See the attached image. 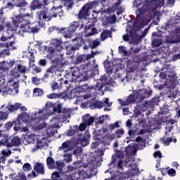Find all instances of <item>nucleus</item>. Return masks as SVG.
I'll use <instances>...</instances> for the list:
<instances>
[{
	"label": "nucleus",
	"mask_w": 180,
	"mask_h": 180,
	"mask_svg": "<svg viewBox=\"0 0 180 180\" xmlns=\"http://www.w3.org/2000/svg\"><path fill=\"white\" fill-rule=\"evenodd\" d=\"M37 143V145H35V146H34L32 149V151L33 153L36 152L37 150L41 148L44 147V143L42 141H39V139H37V141L35 143Z\"/></svg>",
	"instance_id": "nucleus-42"
},
{
	"label": "nucleus",
	"mask_w": 180,
	"mask_h": 180,
	"mask_svg": "<svg viewBox=\"0 0 180 180\" xmlns=\"http://www.w3.org/2000/svg\"><path fill=\"white\" fill-rule=\"evenodd\" d=\"M90 138V132H89V131H86V132H84L83 138L80 141L81 146H82L83 147L88 146L89 144Z\"/></svg>",
	"instance_id": "nucleus-24"
},
{
	"label": "nucleus",
	"mask_w": 180,
	"mask_h": 180,
	"mask_svg": "<svg viewBox=\"0 0 180 180\" xmlns=\"http://www.w3.org/2000/svg\"><path fill=\"white\" fill-rule=\"evenodd\" d=\"M70 178L68 176L60 177V174L59 172H53L51 173V180H70ZM45 180H51V179H45Z\"/></svg>",
	"instance_id": "nucleus-26"
},
{
	"label": "nucleus",
	"mask_w": 180,
	"mask_h": 180,
	"mask_svg": "<svg viewBox=\"0 0 180 180\" xmlns=\"http://www.w3.org/2000/svg\"><path fill=\"white\" fill-rule=\"evenodd\" d=\"M82 37H83V32H81L78 34L77 37H76L72 39V41H73L72 45L69 42H65V48L68 54L72 53V51L79 50V49L82 46L81 43H79V40H80V42L84 44V46H83V49L84 50H89V49H91L92 40L91 39L85 40Z\"/></svg>",
	"instance_id": "nucleus-4"
},
{
	"label": "nucleus",
	"mask_w": 180,
	"mask_h": 180,
	"mask_svg": "<svg viewBox=\"0 0 180 180\" xmlns=\"http://www.w3.org/2000/svg\"><path fill=\"white\" fill-rule=\"evenodd\" d=\"M38 136L37 135H35L34 134H30V135H27V141L31 144H35L36 142L38 141Z\"/></svg>",
	"instance_id": "nucleus-34"
},
{
	"label": "nucleus",
	"mask_w": 180,
	"mask_h": 180,
	"mask_svg": "<svg viewBox=\"0 0 180 180\" xmlns=\"http://www.w3.org/2000/svg\"><path fill=\"white\" fill-rule=\"evenodd\" d=\"M63 79L61 77L60 79L58 80V82L52 81L50 84L51 89L52 91H56L58 89H60L63 88Z\"/></svg>",
	"instance_id": "nucleus-19"
},
{
	"label": "nucleus",
	"mask_w": 180,
	"mask_h": 180,
	"mask_svg": "<svg viewBox=\"0 0 180 180\" xmlns=\"http://www.w3.org/2000/svg\"><path fill=\"white\" fill-rule=\"evenodd\" d=\"M14 180H27V176L23 173H18L14 178Z\"/></svg>",
	"instance_id": "nucleus-57"
},
{
	"label": "nucleus",
	"mask_w": 180,
	"mask_h": 180,
	"mask_svg": "<svg viewBox=\"0 0 180 180\" xmlns=\"http://www.w3.org/2000/svg\"><path fill=\"white\" fill-rule=\"evenodd\" d=\"M15 64V60L11 59L9 60H3L0 62V71L6 72L8 71L9 69L12 68Z\"/></svg>",
	"instance_id": "nucleus-15"
},
{
	"label": "nucleus",
	"mask_w": 180,
	"mask_h": 180,
	"mask_svg": "<svg viewBox=\"0 0 180 180\" xmlns=\"http://www.w3.org/2000/svg\"><path fill=\"white\" fill-rule=\"evenodd\" d=\"M65 43L63 42L61 39H53L51 41L50 46H52L53 47L56 48L57 50H59L61 51L62 49H64V47L63 45L64 44L65 46Z\"/></svg>",
	"instance_id": "nucleus-17"
},
{
	"label": "nucleus",
	"mask_w": 180,
	"mask_h": 180,
	"mask_svg": "<svg viewBox=\"0 0 180 180\" xmlns=\"http://www.w3.org/2000/svg\"><path fill=\"white\" fill-rule=\"evenodd\" d=\"M75 0H63L64 1V6L67 8L68 10L72 9L75 5Z\"/></svg>",
	"instance_id": "nucleus-40"
},
{
	"label": "nucleus",
	"mask_w": 180,
	"mask_h": 180,
	"mask_svg": "<svg viewBox=\"0 0 180 180\" xmlns=\"http://www.w3.org/2000/svg\"><path fill=\"white\" fill-rule=\"evenodd\" d=\"M92 27H93V25H91V24L88 25H85L84 24H82L80 25V29L84 30L83 33H84L86 34H88V33L89 32V31L90 30H91Z\"/></svg>",
	"instance_id": "nucleus-45"
},
{
	"label": "nucleus",
	"mask_w": 180,
	"mask_h": 180,
	"mask_svg": "<svg viewBox=\"0 0 180 180\" xmlns=\"http://www.w3.org/2000/svg\"><path fill=\"white\" fill-rule=\"evenodd\" d=\"M116 15H112L107 18V22L108 24H115L116 22Z\"/></svg>",
	"instance_id": "nucleus-56"
},
{
	"label": "nucleus",
	"mask_w": 180,
	"mask_h": 180,
	"mask_svg": "<svg viewBox=\"0 0 180 180\" xmlns=\"http://www.w3.org/2000/svg\"><path fill=\"white\" fill-rule=\"evenodd\" d=\"M82 122L88 127L94 124L96 118L94 116H91L90 114L87 113L82 117Z\"/></svg>",
	"instance_id": "nucleus-18"
},
{
	"label": "nucleus",
	"mask_w": 180,
	"mask_h": 180,
	"mask_svg": "<svg viewBox=\"0 0 180 180\" xmlns=\"http://www.w3.org/2000/svg\"><path fill=\"white\" fill-rule=\"evenodd\" d=\"M120 125H119V121H115L113 124H110L108 128L110 130L113 131L117 128H120Z\"/></svg>",
	"instance_id": "nucleus-54"
},
{
	"label": "nucleus",
	"mask_w": 180,
	"mask_h": 180,
	"mask_svg": "<svg viewBox=\"0 0 180 180\" xmlns=\"http://www.w3.org/2000/svg\"><path fill=\"white\" fill-rule=\"evenodd\" d=\"M21 103H17L14 105H11L5 107L8 111V112H14L16 110H19L20 108Z\"/></svg>",
	"instance_id": "nucleus-30"
},
{
	"label": "nucleus",
	"mask_w": 180,
	"mask_h": 180,
	"mask_svg": "<svg viewBox=\"0 0 180 180\" xmlns=\"http://www.w3.org/2000/svg\"><path fill=\"white\" fill-rule=\"evenodd\" d=\"M87 124H85L83 121L81 124H79V127L78 125H75L76 130H79L81 131H84L87 128Z\"/></svg>",
	"instance_id": "nucleus-47"
},
{
	"label": "nucleus",
	"mask_w": 180,
	"mask_h": 180,
	"mask_svg": "<svg viewBox=\"0 0 180 180\" xmlns=\"http://www.w3.org/2000/svg\"><path fill=\"white\" fill-rule=\"evenodd\" d=\"M53 65L54 67L56 72H62L63 71V64L60 60H53Z\"/></svg>",
	"instance_id": "nucleus-35"
},
{
	"label": "nucleus",
	"mask_w": 180,
	"mask_h": 180,
	"mask_svg": "<svg viewBox=\"0 0 180 180\" xmlns=\"http://www.w3.org/2000/svg\"><path fill=\"white\" fill-rule=\"evenodd\" d=\"M70 111V109L63 108V104L60 103L47 102L44 109L34 113V117L31 118L30 125L35 130H41L46 127V124H41L40 121L47 119L49 116L53 114H57L56 117H53L52 120L54 124L47 129L48 133L54 136L58 133L57 129L60 127V122H65L71 117Z\"/></svg>",
	"instance_id": "nucleus-1"
},
{
	"label": "nucleus",
	"mask_w": 180,
	"mask_h": 180,
	"mask_svg": "<svg viewBox=\"0 0 180 180\" xmlns=\"http://www.w3.org/2000/svg\"><path fill=\"white\" fill-rule=\"evenodd\" d=\"M131 37L134 42L139 43L144 38L141 34H137V32H130Z\"/></svg>",
	"instance_id": "nucleus-32"
},
{
	"label": "nucleus",
	"mask_w": 180,
	"mask_h": 180,
	"mask_svg": "<svg viewBox=\"0 0 180 180\" xmlns=\"http://www.w3.org/2000/svg\"><path fill=\"white\" fill-rule=\"evenodd\" d=\"M73 155H75L76 157H79L82 155V150L80 149V148H76L72 152Z\"/></svg>",
	"instance_id": "nucleus-62"
},
{
	"label": "nucleus",
	"mask_w": 180,
	"mask_h": 180,
	"mask_svg": "<svg viewBox=\"0 0 180 180\" xmlns=\"http://www.w3.org/2000/svg\"><path fill=\"white\" fill-rule=\"evenodd\" d=\"M104 67L106 69L108 73H112L113 70L112 69V66H110V62L108 60H105L104 61Z\"/></svg>",
	"instance_id": "nucleus-46"
},
{
	"label": "nucleus",
	"mask_w": 180,
	"mask_h": 180,
	"mask_svg": "<svg viewBox=\"0 0 180 180\" xmlns=\"http://www.w3.org/2000/svg\"><path fill=\"white\" fill-rule=\"evenodd\" d=\"M29 118L30 114L26 112H22L20 113V115H18L17 120H18L20 122L22 120V122L26 123L29 122Z\"/></svg>",
	"instance_id": "nucleus-31"
},
{
	"label": "nucleus",
	"mask_w": 180,
	"mask_h": 180,
	"mask_svg": "<svg viewBox=\"0 0 180 180\" xmlns=\"http://www.w3.org/2000/svg\"><path fill=\"white\" fill-rule=\"evenodd\" d=\"M19 92V84L13 80L8 81L6 85L1 84L0 85V94L3 96L15 95Z\"/></svg>",
	"instance_id": "nucleus-7"
},
{
	"label": "nucleus",
	"mask_w": 180,
	"mask_h": 180,
	"mask_svg": "<svg viewBox=\"0 0 180 180\" xmlns=\"http://www.w3.org/2000/svg\"><path fill=\"white\" fill-rule=\"evenodd\" d=\"M48 64V61L46 58H41L38 62V65L41 67H46Z\"/></svg>",
	"instance_id": "nucleus-60"
},
{
	"label": "nucleus",
	"mask_w": 180,
	"mask_h": 180,
	"mask_svg": "<svg viewBox=\"0 0 180 180\" xmlns=\"http://www.w3.org/2000/svg\"><path fill=\"white\" fill-rule=\"evenodd\" d=\"M56 167L55 169H58L60 173H62L63 171V168L65 167V163L62 162V160H57L56 162Z\"/></svg>",
	"instance_id": "nucleus-38"
},
{
	"label": "nucleus",
	"mask_w": 180,
	"mask_h": 180,
	"mask_svg": "<svg viewBox=\"0 0 180 180\" xmlns=\"http://www.w3.org/2000/svg\"><path fill=\"white\" fill-rule=\"evenodd\" d=\"M45 94V91L44 89L38 87H35L33 89V96L35 97H39V96H43Z\"/></svg>",
	"instance_id": "nucleus-36"
},
{
	"label": "nucleus",
	"mask_w": 180,
	"mask_h": 180,
	"mask_svg": "<svg viewBox=\"0 0 180 180\" xmlns=\"http://www.w3.org/2000/svg\"><path fill=\"white\" fill-rule=\"evenodd\" d=\"M160 140L166 146H168L169 145V143L172 142V137L167 138V139H165V136H163L162 138H160Z\"/></svg>",
	"instance_id": "nucleus-55"
},
{
	"label": "nucleus",
	"mask_w": 180,
	"mask_h": 180,
	"mask_svg": "<svg viewBox=\"0 0 180 180\" xmlns=\"http://www.w3.org/2000/svg\"><path fill=\"white\" fill-rule=\"evenodd\" d=\"M94 7V3L90 2L84 5L82 9L79 11L77 17L78 19L86 20L88 17L90 15V11L92 10Z\"/></svg>",
	"instance_id": "nucleus-9"
},
{
	"label": "nucleus",
	"mask_w": 180,
	"mask_h": 180,
	"mask_svg": "<svg viewBox=\"0 0 180 180\" xmlns=\"http://www.w3.org/2000/svg\"><path fill=\"white\" fill-rule=\"evenodd\" d=\"M1 154L4 157H10L12 154V150H11L10 149H8V150H6V149H4L1 150Z\"/></svg>",
	"instance_id": "nucleus-61"
},
{
	"label": "nucleus",
	"mask_w": 180,
	"mask_h": 180,
	"mask_svg": "<svg viewBox=\"0 0 180 180\" xmlns=\"http://www.w3.org/2000/svg\"><path fill=\"white\" fill-rule=\"evenodd\" d=\"M31 6L33 9L40 8L43 6V4L39 0H33Z\"/></svg>",
	"instance_id": "nucleus-41"
},
{
	"label": "nucleus",
	"mask_w": 180,
	"mask_h": 180,
	"mask_svg": "<svg viewBox=\"0 0 180 180\" xmlns=\"http://www.w3.org/2000/svg\"><path fill=\"white\" fill-rule=\"evenodd\" d=\"M158 103H160V96H155L150 101H146L143 105L145 107H154L158 105Z\"/></svg>",
	"instance_id": "nucleus-22"
},
{
	"label": "nucleus",
	"mask_w": 180,
	"mask_h": 180,
	"mask_svg": "<svg viewBox=\"0 0 180 180\" xmlns=\"http://www.w3.org/2000/svg\"><path fill=\"white\" fill-rule=\"evenodd\" d=\"M138 96L139 98V100H138L139 103L143 102L146 98H148L151 96V94H153V90L151 88L143 89H140L137 91Z\"/></svg>",
	"instance_id": "nucleus-14"
},
{
	"label": "nucleus",
	"mask_w": 180,
	"mask_h": 180,
	"mask_svg": "<svg viewBox=\"0 0 180 180\" xmlns=\"http://www.w3.org/2000/svg\"><path fill=\"white\" fill-rule=\"evenodd\" d=\"M34 170L38 174H41V175L45 174V169H44V163H40L39 162H37L34 166Z\"/></svg>",
	"instance_id": "nucleus-23"
},
{
	"label": "nucleus",
	"mask_w": 180,
	"mask_h": 180,
	"mask_svg": "<svg viewBox=\"0 0 180 180\" xmlns=\"http://www.w3.org/2000/svg\"><path fill=\"white\" fill-rule=\"evenodd\" d=\"M4 143L8 148L18 147L21 144L19 136H5Z\"/></svg>",
	"instance_id": "nucleus-10"
},
{
	"label": "nucleus",
	"mask_w": 180,
	"mask_h": 180,
	"mask_svg": "<svg viewBox=\"0 0 180 180\" xmlns=\"http://www.w3.org/2000/svg\"><path fill=\"white\" fill-rule=\"evenodd\" d=\"M108 38H112V32L109 30H105L101 33V41H105Z\"/></svg>",
	"instance_id": "nucleus-28"
},
{
	"label": "nucleus",
	"mask_w": 180,
	"mask_h": 180,
	"mask_svg": "<svg viewBox=\"0 0 180 180\" xmlns=\"http://www.w3.org/2000/svg\"><path fill=\"white\" fill-rule=\"evenodd\" d=\"M46 165L47 167L49 169H56V163L53 158H51V156H49L46 159Z\"/></svg>",
	"instance_id": "nucleus-33"
},
{
	"label": "nucleus",
	"mask_w": 180,
	"mask_h": 180,
	"mask_svg": "<svg viewBox=\"0 0 180 180\" xmlns=\"http://www.w3.org/2000/svg\"><path fill=\"white\" fill-rule=\"evenodd\" d=\"M89 67L90 68L91 72L94 75H98L99 74V68H98V65L96 64V60L93 59L91 62H89L87 64L85 65H82L80 66L82 70H89Z\"/></svg>",
	"instance_id": "nucleus-13"
},
{
	"label": "nucleus",
	"mask_w": 180,
	"mask_h": 180,
	"mask_svg": "<svg viewBox=\"0 0 180 180\" xmlns=\"http://www.w3.org/2000/svg\"><path fill=\"white\" fill-rule=\"evenodd\" d=\"M66 97V93L61 92V93H51L47 95V98L49 99H58L61 98L63 99Z\"/></svg>",
	"instance_id": "nucleus-25"
},
{
	"label": "nucleus",
	"mask_w": 180,
	"mask_h": 180,
	"mask_svg": "<svg viewBox=\"0 0 180 180\" xmlns=\"http://www.w3.org/2000/svg\"><path fill=\"white\" fill-rule=\"evenodd\" d=\"M91 103L95 108L102 109L104 107V102L98 100L96 101V97L92 98Z\"/></svg>",
	"instance_id": "nucleus-29"
},
{
	"label": "nucleus",
	"mask_w": 180,
	"mask_h": 180,
	"mask_svg": "<svg viewBox=\"0 0 180 180\" xmlns=\"http://www.w3.org/2000/svg\"><path fill=\"white\" fill-rule=\"evenodd\" d=\"M122 4V0H117V2L114 5H112L111 9L112 11H116V10H119V6Z\"/></svg>",
	"instance_id": "nucleus-58"
},
{
	"label": "nucleus",
	"mask_w": 180,
	"mask_h": 180,
	"mask_svg": "<svg viewBox=\"0 0 180 180\" xmlns=\"http://www.w3.org/2000/svg\"><path fill=\"white\" fill-rule=\"evenodd\" d=\"M101 45V41L98 40H91V49H96L97 47H98Z\"/></svg>",
	"instance_id": "nucleus-53"
},
{
	"label": "nucleus",
	"mask_w": 180,
	"mask_h": 180,
	"mask_svg": "<svg viewBox=\"0 0 180 180\" xmlns=\"http://www.w3.org/2000/svg\"><path fill=\"white\" fill-rule=\"evenodd\" d=\"M15 5L17 7L22 8L25 7L27 5V3L25 2L24 0H17L15 2Z\"/></svg>",
	"instance_id": "nucleus-49"
},
{
	"label": "nucleus",
	"mask_w": 180,
	"mask_h": 180,
	"mask_svg": "<svg viewBox=\"0 0 180 180\" xmlns=\"http://www.w3.org/2000/svg\"><path fill=\"white\" fill-rule=\"evenodd\" d=\"M21 122L20 120H16L15 121H12V122H6L4 127L6 130L11 129L14 126V129L20 128Z\"/></svg>",
	"instance_id": "nucleus-21"
},
{
	"label": "nucleus",
	"mask_w": 180,
	"mask_h": 180,
	"mask_svg": "<svg viewBox=\"0 0 180 180\" xmlns=\"http://www.w3.org/2000/svg\"><path fill=\"white\" fill-rule=\"evenodd\" d=\"M17 69L18 70V72L22 74H25L27 72V67L22 64H18Z\"/></svg>",
	"instance_id": "nucleus-51"
},
{
	"label": "nucleus",
	"mask_w": 180,
	"mask_h": 180,
	"mask_svg": "<svg viewBox=\"0 0 180 180\" xmlns=\"http://www.w3.org/2000/svg\"><path fill=\"white\" fill-rule=\"evenodd\" d=\"M59 51H60L58 50V49L55 48L54 46H52L51 45H50V46L48 49V52L49 53V55L51 56H53L56 52Z\"/></svg>",
	"instance_id": "nucleus-52"
},
{
	"label": "nucleus",
	"mask_w": 180,
	"mask_h": 180,
	"mask_svg": "<svg viewBox=\"0 0 180 180\" xmlns=\"http://www.w3.org/2000/svg\"><path fill=\"white\" fill-rule=\"evenodd\" d=\"M22 169H23V171H31L32 169V166L30 165V163H25L22 166Z\"/></svg>",
	"instance_id": "nucleus-64"
},
{
	"label": "nucleus",
	"mask_w": 180,
	"mask_h": 180,
	"mask_svg": "<svg viewBox=\"0 0 180 180\" xmlns=\"http://www.w3.org/2000/svg\"><path fill=\"white\" fill-rule=\"evenodd\" d=\"M139 100L140 97H139V94H137V92L136 94H129L125 101H123L122 98H118V101L120 103H121L122 106H127L131 103H135L136 101L139 102Z\"/></svg>",
	"instance_id": "nucleus-11"
},
{
	"label": "nucleus",
	"mask_w": 180,
	"mask_h": 180,
	"mask_svg": "<svg viewBox=\"0 0 180 180\" xmlns=\"http://www.w3.org/2000/svg\"><path fill=\"white\" fill-rule=\"evenodd\" d=\"M63 8V5H59L58 6H53L51 8L48 7H44L42 10L37 12V17L38 19V25L41 27H44L46 25V22L51 21L53 18H57L64 16V11L62 9ZM59 9H60L59 11Z\"/></svg>",
	"instance_id": "nucleus-2"
},
{
	"label": "nucleus",
	"mask_w": 180,
	"mask_h": 180,
	"mask_svg": "<svg viewBox=\"0 0 180 180\" xmlns=\"http://www.w3.org/2000/svg\"><path fill=\"white\" fill-rule=\"evenodd\" d=\"M98 33V32L96 27H91L90 32H88L87 34H85V37H92Z\"/></svg>",
	"instance_id": "nucleus-48"
},
{
	"label": "nucleus",
	"mask_w": 180,
	"mask_h": 180,
	"mask_svg": "<svg viewBox=\"0 0 180 180\" xmlns=\"http://www.w3.org/2000/svg\"><path fill=\"white\" fill-rule=\"evenodd\" d=\"M148 25V22L146 19H143L139 15L136 16V20L133 23L132 29L135 32H138L140 29H143L144 27Z\"/></svg>",
	"instance_id": "nucleus-12"
},
{
	"label": "nucleus",
	"mask_w": 180,
	"mask_h": 180,
	"mask_svg": "<svg viewBox=\"0 0 180 180\" xmlns=\"http://www.w3.org/2000/svg\"><path fill=\"white\" fill-rule=\"evenodd\" d=\"M4 105H1L0 108V120H5L8 119L9 112L8 110L5 108Z\"/></svg>",
	"instance_id": "nucleus-27"
},
{
	"label": "nucleus",
	"mask_w": 180,
	"mask_h": 180,
	"mask_svg": "<svg viewBox=\"0 0 180 180\" xmlns=\"http://www.w3.org/2000/svg\"><path fill=\"white\" fill-rule=\"evenodd\" d=\"M10 76L13 79L20 77V73L17 68H12V70L10 72Z\"/></svg>",
	"instance_id": "nucleus-37"
},
{
	"label": "nucleus",
	"mask_w": 180,
	"mask_h": 180,
	"mask_svg": "<svg viewBox=\"0 0 180 180\" xmlns=\"http://www.w3.org/2000/svg\"><path fill=\"white\" fill-rule=\"evenodd\" d=\"M30 19L32 17L30 16L29 18L27 16H15V19L12 20V23L15 27H19L20 30L18 34L23 37L24 33H37L39 32V26H34L31 22ZM24 32V33H23Z\"/></svg>",
	"instance_id": "nucleus-3"
},
{
	"label": "nucleus",
	"mask_w": 180,
	"mask_h": 180,
	"mask_svg": "<svg viewBox=\"0 0 180 180\" xmlns=\"http://www.w3.org/2000/svg\"><path fill=\"white\" fill-rule=\"evenodd\" d=\"M80 27L79 21H72L70 25L64 30L63 35L65 38L72 39L77 29Z\"/></svg>",
	"instance_id": "nucleus-8"
},
{
	"label": "nucleus",
	"mask_w": 180,
	"mask_h": 180,
	"mask_svg": "<svg viewBox=\"0 0 180 180\" xmlns=\"http://www.w3.org/2000/svg\"><path fill=\"white\" fill-rule=\"evenodd\" d=\"M11 56V51L8 50V49H4L0 51V59L1 58H5L6 56Z\"/></svg>",
	"instance_id": "nucleus-44"
},
{
	"label": "nucleus",
	"mask_w": 180,
	"mask_h": 180,
	"mask_svg": "<svg viewBox=\"0 0 180 180\" xmlns=\"http://www.w3.org/2000/svg\"><path fill=\"white\" fill-rule=\"evenodd\" d=\"M80 71H81L80 69H78V68L74 69L72 71L66 72L65 77L67 79H70V77L72 81L77 80L78 78L80 77L81 74L84 72L83 70L82 71V72Z\"/></svg>",
	"instance_id": "nucleus-16"
},
{
	"label": "nucleus",
	"mask_w": 180,
	"mask_h": 180,
	"mask_svg": "<svg viewBox=\"0 0 180 180\" xmlns=\"http://www.w3.org/2000/svg\"><path fill=\"white\" fill-rule=\"evenodd\" d=\"M86 60L85 54L79 55L76 58V62L77 64L84 63V62H86Z\"/></svg>",
	"instance_id": "nucleus-50"
},
{
	"label": "nucleus",
	"mask_w": 180,
	"mask_h": 180,
	"mask_svg": "<svg viewBox=\"0 0 180 180\" xmlns=\"http://www.w3.org/2000/svg\"><path fill=\"white\" fill-rule=\"evenodd\" d=\"M118 53H120V54H123L125 56H127V53H128V52L124 49V46H120L118 47Z\"/></svg>",
	"instance_id": "nucleus-59"
},
{
	"label": "nucleus",
	"mask_w": 180,
	"mask_h": 180,
	"mask_svg": "<svg viewBox=\"0 0 180 180\" xmlns=\"http://www.w3.org/2000/svg\"><path fill=\"white\" fill-rule=\"evenodd\" d=\"M163 0H135V6L139 7L141 5L143 6L141 8V12L142 13H151L155 12L158 8H161L163 6Z\"/></svg>",
	"instance_id": "nucleus-5"
},
{
	"label": "nucleus",
	"mask_w": 180,
	"mask_h": 180,
	"mask_svg": "<svg viewBox=\"0 0 180 180\" xmlns=\"http://www.w3.org/2000/svg\"><path fill=\"white\" fill-rule=\"evenodd\" d=\"M70 141H65L63 142L61 145V146L59 147V150H63L65 153H67L70 150Z\"/></svg>",
	"instance_id": "nucleus-39"
},
{
	"label": "nucleus",
	"mask_w": 180,
	"mask_h": 180,
	"mask_svg": "<svg viewBox=\"0 0 180 180\" xmlns=\"http://www.w3.org/2000/svg\"><path fill=\"white\" fill-rule=\"evenodd\" d=\"M108 77L106 76H102L100 78V82H97L96 86H89L87 84H85L82 86V92L88 91L89 94H85L83 96L84 99H89L93 97L94 93H91V91H101L108 84H106V80Z\"/></svg>",
	"instance_id": "nucleus-6"
},
{
	"label": "nucleus",
	"mask_w": 180,
	"mask_h": 180,
	"mask_svg": "<svg viewBox=\"0 0 180 180\" xmlns=\"http://www.w3.org/2000/svg\"><path fill=\"white\" fill-rule=\"evenodd\" d=\"M167 72H168L167 76L169 78H175L176 74L173 69L170 68L169 70H167Z\"/></svg>",
	"instance_id": "nucleus-63"
},
{
	"label": "nucleus",
	"mask_w": 180,
	"mask_h": 180,
	"mask_svg": "<svg viewBox=\"0 0 180 180\" xmlns=\"http://www.w3.org/2000/svg\"><path fill=\"white\" fill-rule=\"evenodd\" d=\"M123 135H124V129L123 128H120L119 129H116L115 133L110 135V139L115 140L117 139H120L123 137Z\"/></svg>",
	"instance_id": "nucleus-20"
},
{
	"label": "nucleus",
	"mask_w": 180,
	"mask_h": 180,
	"mask_svg": "<svg viewBox=\"0 0 180 180\" xmlns=\"http://www.w3.org/2000/svg\"><path fill=\"white\" fill-rule=\"evenodd\" d=\"M15 44V41H11L8 43H6L5 44V47L6 49H8L9 51H14L17 49V47L15 46L14 45Z\"/></svg>",
	"instance_id": "nucleus-43"
}]
</instances>
